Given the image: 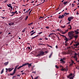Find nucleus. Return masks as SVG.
<instances>
[{
  "mask_svg": "<svg viewBox=\"0 0 79 79\" xmlns=\"http://www.w3.org/2000/svg\"><path fill=\"white\" fill-rule=\"evenodd\" d=\"M64 2V0H62V1H61V2H62V3H63V2Z\"/></svg>",
  "mask_w": 79,
  "mask_h": 79,
  "instance_id": "obj_62",
  "label": "nucleus"
},
{
  "mask_svg": "<svg viewBox=\"0 0 79 79\" xmlns=\"http://www.w3.org/2000/svg\"><path fill=\"white\" fill-rule=\"evenodd\" d=\"M69 26L70 27V28H69V30L70 29V30H71V29H72V27H71V25H69Z\"/></svg>",
  "mask_w": 79,
  "mask_h": 79,
  "instance_id": "obj_18",
  "label": "nucleus"
},
{
  "mask_svg": "<svg viewBox=\"0 0 79 79\" xmlns=\"http://www.w3.org/2000/svg\"><path fill=\"white\" fill-rule=\"evenodd\" d=\"M72 75H73V74L71 73L69 76H68L67 77L68 78H69L70 79H73L74 77H71V76H72Z\"/></svg>",
  "mask_w": 79,
  "mask_h": 79,
  "instance_id": "obj_4",
  "label": "nucleus"
},
{
  "mask_svg": "<svg viewBox=\"0 0 79 79\" xmlns=\"http://www.w3.org/2000/svg\"><path fill=\"white\" fill-rule=\"evenodd\" d=\"M28 49H29V50H30L31 48H30V47H28Z\"/></svg>",
  "mask_w": 79,
  "mask_h": 79,
  "instance_id": "obj_51",
  "label": "nucleus"
},
{
  "mask_svg": "<svg viewBox=\"0 0 79 79\" xmlns=\"http://www.w3.org/2000/svg\"><path fill=\"white\" fill-rule=\"evenodd\" d=\"M14 24V23H9V25H10V26H11V25H13Z\"/></svg>",
  "mask_w": 79,
  "mask_h": 79,
  "instance_id": "obj_25",
  "label": "nucleus"
},
{
  "mask_svg": "<svg viewBox=\"0 0 79 79\" xmlns=\"http://www.w3.org/2000/svg\"><path fill=\"white\" fill-rule=\"evenodd\" d=\"M77 15H79V13H78V12H77Z\"/></svg>",
  "mask_w": 79,
  "mask_h": 79,
  "instance_id": "obj_55",
  "label": "nucleus"
},
{
  "mask_svg": "<svg viewBox=\"0 0 79 79\" xmlns=\"http://www.w3.org/2000/svg\"><path fill=\"white\" fill-rule=\"evenodd\" d=\"M46 29H49L50 28V27L48 26L46 27Z\"/></svg>",
  "mask_w": 79,
  "mask_h": 79,
  "instance_id": "obj_34",
  "label": "nucleus"
},
{
  "mask_svg": "<svg viewBox=\"0 0 79 79\" xmlns=\"http://www.w3.org/2000/svg\"><path fill=\"white\" fill-rule=\"evenodd\" d=\"M45 40H48V38H47L45 37Z\"/></svg>",
  "mask_w": 79,
  "mask_h": 79,
  "instance_id": "obj_45",
  "label": "nucleus"
},
{
  "mask_svg": "<svg viewBox=\"0 0 79 79\" xmlns=\"http://www.w3.org/2000/svg\"><path fill=\"white\" fill-rule=\"evenodd\" d=\"M25 32V29H24L23 31H22V32Z\"/></svg>",
  "mask_w": 79,
  "mask_h": 79,
  "instance_id": "obj_35",
  "label": "nucleus"
},
{
  "mask_svg": "<svg viewBox=\"0 0 79 79\" xmlns=\"http://www.w3.org/2000/svg\"><path fill=\"white\" fill-rule=\"evenodd\" d=\"M62 27V28H65V26H62V27Z\"/></svg>",
  "mask_w": 79,
  "mask_h": 79,
  "instance_id": "obj_40",
  "label": "nucleus"
},
{
  "mask_svg": "<svg viewBox=\"0 0 79 79\" xmlns=\"http://www.w3.org/2000/svg\"><path fill=\"white\" fill-rule=\"evenodd\" d=\"M60 68H63V66H62L61 65H60Z\"/></svg>",
  "mask_w": 79,
  "mask_h": 79,
  "instance_id": "obj_54",
  "label": "nucleus"
},
{
  "mask_svg": "<svg viewBox=\"0 0 79 79\" xmlns=\"http://www.w3.org/2000/svg\"><path fill=\"white\" fill-rule=\"evenodd\" d=\"M17 13V11H15V13Z\"/></svg>",
  "mask_w": 79,
  "mask_h": 79,
  "instance_id": "obj_56",
  "label": "nucleus"
},
{
  "mask_svg": "<svg viewBox=\"0 0 79 79\" xmlns=\"http://www.w3.org/2000/svg\"><path fill=\"white\" fill-rule=\"evenodd\" d=\"M44 52V53H48L47 51H45V52Z\"/></svg>",
  "mask_w": 79,
  "mask_h": 79,
  "instance_id": "obj_52",
  "label": "nucleus"
},
{
  "mask_svg": "<svg viewBox=\"0 0 79 79\" xmlns=\"http://www.w3.org/2000/svg\"><path fill=\"white\" fill-rule=\"evenodd\" d=\"M22 67H23V66H20L18 68V69H20V68H22Z\"/></svg>",
  "mask_w": 79,
  "mask_h": 79,
  "instance_id": "obj_21",
  "label": "nucleus"
},
{
  "mask_svg": "<svg viewBox=\"0 0 79 79\" xmlns=\"http://www.w3.org/2000/svg\"><path fill=\"white\" fill-rule=\"evenodd\" d=\"M69 31V29H68L67 30H65V33L66 34V33L68 32V31Z\"/></svg>",
  "mask_w": 79,
  "mask_h": 79,
  "instance_id": "obj_19",
  "label": "nucleus"
},
{
  "mask_svg": "<svg viewBox=\"0 0 79 79\" xmlns=\"http://www.w3.org/2000/svg\"><path fill=\"white\" fill-rule=\"evenodd\" d=\"M8 34L9 35V34H11V33L10 32H9L8 33Z\"/></svg>",
  "mask_w": 79,
  "mask_h": 79,
  "instance_id": "obj_59",
  "label": "nucleus"
},
{
  "mask_svg": "<svg viewBox=\"0 0 79 79\" xmlns=\"http://www.w3.org/2000/svg\"><path fill=\"white\" fill-rule=\"evenodd\" d=\"M1 18H2L3 19H4V18H5V17H2Z\"/></svg>",
  "mask_w": 79,
  "mask_h": 79,
  "instance_id": "obj_50",
  "label": "nucleus"
},
{
  "mask_svg": "<svg viewBox=\"0 0 79 79\" xmlns=\"http://www.w3.org/2000/svg\"><path fill=\"white\" fill-rule=\"evenodd\" d=\"M26 9H24V10H23V11H26Z\"/></svg>",
  "mask_w": 79,
  "mask_h": 79,
  "instance_id": "obj_60",
  "label": "nucleus"
},
{
  "mask_svg": "<svg viewBox=\"0 0 79 79\" xmlns=\"http://www.w3.org/2000/svg\"><path fill=\"white\" fill-rule=\"evenodd\" d=\"M65 46H68V44H66V43H65Z\"/></svg>",
  "mask_w": 79,
  "mask_h": 79,
  "instance_id": "obj_44",
  "label": "nucleus"
},
{
  "mask_svg": "<svg viewBox=\"0 0 79 79\" xmlns=\"http://www.w3.org/2000/svg\"><path fill=\"white\" fill-rule=\"evenodd\" d=\"M48 37H52V36L50 35H49L48 36Z\"/></svg>",
  "mask_w": 79,
  "mask_h": 79,
  "instance_id": "obj_47",
  "label": "nucleus"
},
{
  "mask_svg": "<svg viewBox=\"0 0 79 79\" xmlns=\"http://www.w3.org/2000/svg\"><path fill=\"white\" fill-rule=\"evenodd\" d=\"M52 54H53V53H51V54L49 56V58H50L51 57V56L52 55Z\"/></svg>",
  "mask_w": 79,
  "mask_h": 79,
  "instance_id": "obj_33",
  "label": "nucleus"
},
{
  "mask_svg": "<svg viewBox=\"0 0 79 79\" xmlns=\"http://www.w3.org/2000/svg\"><path fill=\"white\" fill-rule=\"evenodd\" d=\"M32 73H35V72H33Z\"/></svg>",
  "mask_w": 79,
  "mask_h": 79,
  "instance_id": "obj_64",
  "label": "nucleus"
},
{
  "mask_svg": "<svg viewBox=\"0 0 79 79\" xmlns=\"http://www.w3.org/2000/svg\"><path fill=\"white\" fill-rule=\"evenodd\" d=\"M7 5L8 7H10V8L11 9H13V7L11 6V4H9V5L7 4Z\"/></svg>",
  "mask_w": 79,
  "mask_h": 79,
  "instance_id": "obj_8",
  "label": "nucleus"
},
{
  "mask_svg": "<svg viewBox=\"0 0 79 79\" xmlns=\"http://www.w3.org/2000/svg\"><path fill=\"white\" fill-rule=\"evenodd\" d=\"M56 48H58V46H56Z\"/></svg>",
  "mask_w": 79,
  "mask_h": 79,
  "instance_id": "obj_53",
  "label": "nucleus"
},
{
  "mask_svg": "<svg viewBox=\"0 0 79 79\" xmlns=\"http://www.w3.org/2000/svg\"><path fill=\"white\" fill-rule=\"evenodd\" d=\"M69 13H66V12H65V15H69Z\"/></svg>",
  "mask_w": 79,
  "mask_h": 79,
  "instance_id": "obj_28",
  "label": "nucleus"
},
{
  "mask_svg": "<svg viewBox=\"0 0 79 79\" xmlns=\"http://www.w3.org/2000/svg\"><path fill=\"white\" fill-rule=\"evenodd\" d=\"M73 64L71 63L70 64V66H73Z\"/></svg>",
  "mask_w": 79,
  "mask_h": 79,
  "instance_id": "obj_39",
  "label": "nucleus"
},
{
  "mask_svg": "<svg viewBox=\"0 0 79 79\" xmlns=\"http://www.w3.org/2000/svg\"><path fill=\"white\" fill-rule=\"evenodd\" d=\"M64 60H65V58H64V59H61L60 60V61H61V63H64Z\"/></svg>",
  "mask_w": 79,
  "mask_h": 79,
  "instance_id": "obj_9",
  "label": "nucleus"
},
{
  "mask_svg": "<svg viewBox=\"0 0 79 79\" xmlns=\"http://www.w3.org/2000/svg\"><path fill=\"white\" fill-rule=\"evenodd\" d=\"M76 55H77V54L76 53H75V56L74 57V58H75V60L77 61V57H76Z\"/></svg>",
  "mask_w": 79,
  "mask_h": 79,
  "instance_id": "obj_10",
  "label": "nucleus"
},
{
  "mask_svg": "<svg viewBox=\"0 0 79 79\" xmlns=\"http://www.w3.org/2000/svg\"><path fill=\"white\" fill-rule=\"evenodd\" d=\"M71 63H72V64H73V63H74V61L73 60H71Z\"/></svg>",
  "mask_w": 79,
  "mask_h": 79,
  "instance_id": "obj_41",
  "label": "nucleus"
},
{
  "mask_svg": "<svg viewBox=\"0 0 79 79\" xmlns=\"http://www.w3.org/2000/svg\"><path fill=\"white\" fill-rule=\"evenodd\" d=\"M65 71V69H63V68H61V71Z\"/></svg>",
  "mask_w": 79,
  "mask_h": 79,
  "instance_id": "obj_22",
  "label": "nucleus"
},
{
  "mask_svg": "<svg viewBox=\"0 0 79 79\" xmlns=\"http://www.w3.org/2000/svg\"><path fill=\"white\" fill-rule=\"evenodd\" d=\"M40 40H42V39L40 38L39 39Z\"/></svg>",
  "mask_w": 79,
  "mask_h": 79,
  "instance_id": "obj_63",
  "label": "nucleus"
},
{
  "mask_svg": "<svg viewBox=\"0 0 79 79\" xmlns=\"http://www.w3.org/2000/svg\"><path fill=\"white\" fill-rule=\"evenodd\" d=\"M79 45V43H78L75 44L74 45V47H77V46H78V45Z\"/></svg>",
  "mask_w": 79,
  "mask_h": 79,
  "instance_id": "obj_15",
  "label": "nucleus"
},
{
  "mask_svg": "<svg viewBox=\"0 0 79 79\" xmlns=\"http://www.w3.org/2000/svg\"><path fill=\"white\" fill-rule=\"evenodd\" d=\"M28 18V16H27L26 18L25 19V20H27Z\"/></svg>",
  "mask_w": 79,
  "mask_h": 79,
  "instance_id": "obj_29",
  "label": "nucleus"
},
{
  "mask_svg": "<svg viewBox=\"0 0 79 79\" xmlns=\"http://www.w3.org/2000/svg\"><path fill=\"white\" fill-rule=\"evenodd\" d=\"M40 18H42V19H43V18H44V17H40Z\"/></svg>",
  "mask_w": 79,
  "mask_h": 79,
  "instance_id": "obj_49",
  "label": "nucleus"
},
{
  "mask_svg": "<svg viewBox=\"0 0 79 79\" xmlns=\"http://www.w3.org/2000/svg\"><path fill=\"white\" fill-rule=\"evenodd\" d=\"M28 12H29V11L28 10H27V11H26V12H27V13H28Z\"/></svg>",
  "mask_w": 79,
  "mask_h": 79,
  "instance_id": "obj_58",
  "label": "nucleus"
},
{
  "mask_svg": "<svg viewBox=\"0 0 79 79\" xmlns=\"http://www.w3.org/2000/svg\"><path fill=\"white\" fill-rule=\"evenodd\" d=\"M68 3V2H63L64 5H66Z\"/></svg>",
  "mask_w": 79,
  "mask_h": 79,
  "instance_id": "obj_14",
  "label": "nucleus"
},
{
  "mask_svg": "<svg viewBox=\"0 0 79 79\" xmlns=\"http://www.w3.org/2000/svg\"><path fill=\"white\" fill-rule=\"evenodd\" d=\"M75 32V34L77 35L79 34V31L75 30L74 31H72L71 32H69L68 33V35L70 38L69 40H71V39H73V36H74V33Z\"/></svg>",
  "mask_w": 79,
  "mask_h": 79,
  "instance_id": "obj_1",
  "label": "nucleus"
},
{
  "mask_svg": "<svg viewBox=\"0 0 79 79\" xmlns=\"http://www.w3.org/2000/svg\"><path fill=\"white\" fill-rule=\"evenodd\" d=\"M16 68L17 67H16L15 68L13 73H10V75H11V76H13V75L15 74L16 71Z\"/></svg>",
  "mask_w": 79,
  "mask_h": 79,
  "instance_id": "obj_3",
  "label": "nucleus"
},
{
  "mask_svg": "<svg viewBox=\"0 0 79 79\" xmlns=\"http://www.w3.org/2000/svg\"><path fill=\"white\" fill-rule=\"evenodd\" d=\"M47 53H44V52L43 51H41L40 52V54L36 56H44V55H45Z\"/></svg>",
  "mask_w": 79,
  "mask_h": 79,
  "instance_id": "obj_2",
  "label": "nucleus"
},
{
  "mask_svg": "<svg viewBox=\"0 0 79 79\" xmlns=\"http://www.w3.org/2000/svg\"><path fill=\"white\" fill-rule=\"evenodd\" d=\"M34 30H32V31H31L30 33V34H31V33H32V32H34Z\"/></svg>",
  "mask_w": 79,
  "mask_h": 79,
  "instance_id": "obj_38",
  "label": "nucleus"
},
{
  "mask_svg": "<svg viewBox=\"0 0 79 79\" xmlns=\"http://www.w3.org/2000/svg\"><path fill=\"white\" fill-rule=\"evenodd\" d=\"M59 19H63L61 15H59Z\"/></svg>",
  "mask_w": 79,
  "mask_h": 79,
  "instance_id": "obj_20",
  "label": "nucleus"
},
{
  "mask_svg": "<svg viewBox=\"0 0 79 79\" xmlns=\"http://www.w3.org/2000/svg\"><path fill=\"white\" fill-rule=\"evenodd\" d=\"M71 48V47H68L67 48H68H68Z\"/></svg>",
  "mask_w": 79,
  "mask_h": 79,
  "instance_id": "obj_57",
  "label": "nucleus"
},
{
  "mask_svg": "<svg viewBox=\"0 0 79 79\" xmlns=\"http://www.w3.org/2000/svg\"><path fill=\"white\" fill-rule=\"evenodd\" d=\"M6 71H12L13 69H13H12L11 68H9V69L6 68Z\"/></svg>",
  "mask_w": 79,
  "mask_h": 79,
  "instance_id": "obj_6",
  "label": "nucleus"
},
{
  "mask_svg": "<svg viewBox=\"0 0 79 79\" xmlns=\"http://www.w3.org/2000/svg\"><path fill=\"white\" fill-rule=\"evenodd\" d=\"M74 37V38H75V40H76V39L77 38V37H78V35H75V36L74 35V36H73Z\"/></svg>",
  "mask_w": 79,
  "mask_h": 79,
  "instance_id": "obj_7",
  "label": "nucleus"
},
{
  "mask_svg": "<svg viewBox=\"0 0 79 79\" xmlns=\"http://www.w3.org/2000/svg\"><path fill=\"white\" fill-rule=\"evenodd\" d=\"M8 63L9 62H5L4 63V64L5 65H7L8 64Z\"/></svg>",
  "mask_w": 79,
  "mask_h": 79,
  "instance_id": "obj_17",
  "label": "nucleus"
},
{
  "mask_svg": "<svg viewBox=\"0 0 79 79\" xmlns=\"http://www.w3.org/2000/svg\"><path fill=\"white\" fill-rule=\"evenodd\" d=\"M62 16V18H64V15H62V16Z\"/></svg>",
  "mask_w": 79,
  "mask_h": 79,
  "instance_id": "obj_43",
  "label": "nucleus"
},
{
  "mask_svg": "<svg viewBox=\"0 0 79 79\" xmlns=\"http://www.w3.org/2000/svg\"><path fill=\"white\" fill-rule=\"evenodd\" d=\"M62 34H66L65 33V32H62Z\"/></svg>",
  "mask_w": 79,
  "mask_h": 79,
  "instance_id": "obj_36",
  "label": "nucleus"
},
{
  "mask_svg": "<svg viewBox=\"0 0 79 79\" xmlns=\"http://www.w3.org/2000/svg\"><path fill=\"white\" fill-rule=\"evenodd\" d=\"M28 68H30L32 66V64L31 63L30 64H29V63H28Z\"/></svg>",
  "mask_w": 79,
  "mask_h": 79,
  "instance_id": "obj_13",
  "label": "nucleus"
},
{
  "mask_svg": "<svg viewBox=\"0 0 79 79\" xmlns=\"http://www.w3.org/2000/svg\"><path fill=\"white\" fill-rule=\"evenodd\" d=\"M53 33H51L49 35H53Z\"/></svg>",
  "mask_w": 79,
  "mask_h": 79,
  "instance_id": "obj_42",
  "label": "nucleus"
},
{
  "mask_svg": "<svg viewBox=\"0 0 79 79\" xmlns=\"http://www.w3.org/2000/svg\"><path fill=\"white\" fill-rule=\"evenodd\" d=\"M60 35L61 36H62V37H65V38L66 37V36L64 35Z\"/></svg>",
  "mask_w": 79,
  "mask_h": 79,
  "instance_id": "obj_24",
  "label": "nucleus"
},
{
  "mask_svg": "<svg viewBox=\"0 0 79 79\" xmlns=\"http://www.w3.org/2000/svg\"><path fill=\"white\" fill-rule=\"evenodd\" d=\"M64 40H65V43H66V42H68L69 40L68 39V38H67V37H66L65 38Z\"/></svg>",
  "mask_w": 79,
  "mask_h": 79,
  "instance_id": "obj_11",
  "label": "nucleus"
},
{
  "mask_svg": "<svg viewBox=\"0 0 79 79\" xmlns=\"http://www.w3.org/2000/svg\"><path fill=\"white\" fill-rule=\"evenodd\" d=\"M32 10H31L29 12V16H30V14H31V11Z\"/></svg>",
  "mask_w": 79,
  "mask_h": 79,
  "instance_id": "obj_30",
  "label": "nucleus"
},
{
  "mask_svg": "<svg viewBox=\"0 0 79 79\" xmlns=\"http://www.w3.org/2000/svg\"><path fill=\"white\" fill-rule=\"evenodd\" d=\"M12 13H13V14L12 15H11V16H13V15H15V12H12Z\"/></svg>",
  "mask_w": 79,
  "mask_h": 79,
  "instance_id": "obj_32",
  "label": "nucleus"
},
{
  "mask_svg": "<svg viewBox=\"0 0 79 79\" xmlns=\"http://www.w3.org/2000/svg\"><path fill=\"white\" fill-rule=\"evenodd\" d=\"M35 37L32 38V39H34V38H35Z\"/></svg>",
  "mask_w": 79,
  "mask_h": 79,
  "instance_id": "obj_61",
  "label": "nucleus"
},
{
  "mask_svg": "<svg viewBox=\"0 0 79 79\" xmlns=\"http://www.w3.org/2000/svg\"><path fill=\"white\" fill-rule=\"evenodd\" d=\"M71 19H73V17H70L68 18V20L69 21H71Z\"/></svg>",
  "mask_w": 79,
  "mask_h": 79,
  "instance_id": "obj_5",
  "label": "nucleus"
},
{
  "mask_svg": "<svg viewBox=\"0 0 79 79\" xmlns=\"http://www.w3.org/2000/svg\"><path fill=\"white\" fill-rule=\"evenodd\" d=\"M56 31H60L61 30L60 29H57V30H56Z\"/></svg>",
  "mask_w": 79,
  "mask_h": 79,
  "instance_id": "obj_31",
  "label": "nucleus"
},
{
  "mask_svg": "<svg viewBox=\"0 0 79 79\" xmlns=\"http://www.w3.org/2000/svg\"><path fill=\"white\" fill-rule=\"evenodd\" d=\"M4 71V69H3L2 70V71H1V74H2V73H3V71Z\"/></svg>",
  "mask_w": 79,
  "mask_h": 79,
  "instance_id": "obj_27",
  "label": "nucleus"
},
{
  "mask_svg": "<svg viewBox=\"0 0 79 79\" xmlns=\"http://www.w3.org/2000/svg\"><path fill=\"white\" fill-rule=\"evenodd\" d=\"M35 33H36V32L35 31L34 32H33L30 35L31 36L33 35L34 34H35Z\"/></svg>",
  "mask_w": 79,
  "mask_h": 79,
  "instance_id": "obj_16",
  "label": "nucleus"
},
{
  "mask_svg": "<svg viewBox=\"0 0 79 79\" xmlns=\"http://www.w3.org/2000/svg\"><path fill=\"white\" fill-rule=\"evenodd\" d=\"M55 67L57 69H58V68H59V67L58 66H57L56 65H55Z\"/></svg>",
  "mask_w": 79,
  "mask_h": 79,
  "instance_id": "obj_23",
  "label": "nucleus"
},
{
  "mask_svg": "<svg viewBox=\"0 0 79 79\" xmlns=\"http://www.w3.org/2000/svg\"><path fill=\"white\" fill-rule=\"evenodd\" d=\"M74 4H72V7H74Z\"/></svg>",
  "mask_w": 79,
  "mask_h": 79,
  "instance_id": "obj_37",
  "label": "nucleus"
},
{
  "mask_svg": "<svg viewBox=\"0 0 79 79\" xmlns=\"http://www.w3.org/2000/svg\"><path fill=\"white\" fill-rule=\"evenodd\" d=\"M32 24H33V23L32 22L30 24H28V26H31V25Z\"/></svg>",
  "mask_w": 79,
  "mask_h": 79,
  "instance_id": "obj_26",
  "label": "nucleus"
},
{
  "mask_svg": "<svg viewBox=\"0 0 79 79\" xmlns=\"http://www.w3.org/2000/svg\"><path fill=\"white\" fill-rule=\"evenodd\" d=\"M42 32H40L39 33V34H42Z\"/></svg>",
  "mask_w": 79,
  "mask_h": 79,
  "instance_id": "obj_48",
  "label": "nucleus"
},
{
  "mask_svg": "<svg viewBox=\"0 0 79 79\" xmlns=\"http://www.w3.org/2000/svg\"><path fill=\"white\" fill-rule=\"evenodd\" d=\"M26 65H28V63H26L22 64V66L23 67V66H26Z\"/></svg>",
  "mask_w": 79,
  "mask_h": 79,
  "instance_id": "obj_12",
  "label": "nucleus"
},
{
  "mask_svg": "<svg viewBox=\"0 0 79 79\" xmlns=\"http://www.w3.org/2000/svg\"><path fill=\"white\" fill-rule=\"evenodd\" d=\"M7 0H6V1H4V2L5 3L6 2H7Z\"/></svg>",
  "mask_w": 79,
  "mask_h": 79,
  "instance_id": "obj_46",
  "label": "nucleus"
}]
</instances>
